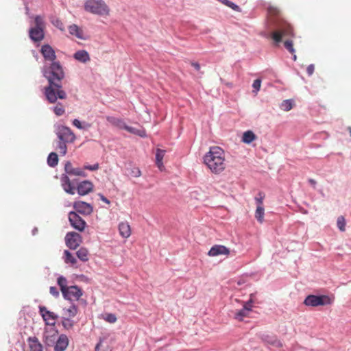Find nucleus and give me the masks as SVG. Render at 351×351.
<instances>
[{
	"mask_svg": "<svg viewBox=\"0 0 351 351\" xmlns=\"http://www.w3.org/2000/svg\"><path fill=\"white\" fill-rule=\"evenodd\" d=\"M285 47L292 54H293V60H296V55L294 54L295 49L293 48V43L291 40L287 39L284 42Z\"/></svg>",
	"mask_w": 351,
	"mask_h": 351,
	"instance_id": "nucleus-34",
	"label": "nucleus"
},
{
	"mask_svg": "<svg viewBox=\"0 0 351 351\" xmlns=\"http://www.w3.org/2000/svg\"><path fill=\"white\" fill-rule=\"evenodd\" d=\"M61 184L64 191L71 195L75 194V187L72 185L71 181L66 173L62 174L60 178Z\"/></svg>",
	"mask_w": 351,
	"mask_h": 351,
	"instance_id": "nucleus-18",
	"label": "nucleus"
},
{
	"mask_svg": "<svg viewBox=\"0 0 351 351\" xmlns=\"http://www.w3.org/2000/svg\"><path fill=\"white\" fill-rule=\"evenodd\" d=\"M62 325L63 326L66 328L69 329L73 327V322L69 319L68 317H64V319L62 321Z\"/></svg>",
	"mask_w": 351,
	"mask_h": 351,
	"instance_id": "nucleus-44",
	"label": "nucleus"
},
{
	"mask_svg": "<svg viewBox=\"0 0 351 351\" xmlns=\"http://www.w3.org/2000/svg\"><path fill=\"white\" fill-rule=\"evenodd\" d=\"M267 12L271 17H278L276 24V29L271 33V38L276 43L281 42L282 37H294L292 26L280 17V11L277 7L269 6Z\"/></svg>",
	"mask_w": 351,
	"mask_h": 351,
	"instance_id": "nucleus-2",
	"label": "nucleus"
},
{
	"mask_svg": "<svg viewBox=\"0 0 351 351\" xmlns=\"http://www.w3.org/2000/svg\"><path fill=\"white\" fill-rule=\"evenodd\" d=\"M84 10L93 14L108 16L110 8L104 0H86L84 3Z\"/></svg>",
	"mask_w": 351,
	"mask_h": 351,
	"instance_id": "nucleus-4",
	"label": "nucleus"
},
{
	"mask_svg": "<svg viewBox=\"0 0 351 351\" xmlns=\"http://www.w3.org/2000/svg\"><path fill=\"white\" fill-rule=\"evenodd\" d=\"M69 220L73 228L80 232L84 230L86 223L82 219L76 212L71 211L69 213Z\"/></svg>",
	"mask_w": 351,
	"mask_h": 351,
	"instance_id": "nucleus-9",
	"label": "nucleus"
},
{
	"mask_svg": "<svg viewBox=\"0 0 351 351\" xmlns=\"http://www.w3.org/2000/svg\"><path fill=\"white\" fill-rule=\"evenodd\" d=\"M165 150H162V149H156V164L157 167H158V169L160 171H162L164 169V165H163L162 160H163V158L165 156Z\"/></svg>",
	"mask_w": 351,
	"mask_h": 351,
	"instance_id": "nucleus-24",
	"label": "nucleus"
},
{
	"mask_svg": "<svg viewBox=\"0 0 351 351\" xmlns=\"http://www.w3.org/2000/svg\"><path fill=\"white\" fill-rule=\"evenodd\" d=\"M280 108L284 111H289L293 108V103L291 100L287 99L282 102Z\"/></svg>",
	"mask_w": 351,
	"mask_h": 351,
	"instance_id": "nucleus-39",
	"label": "nucleus"
},
{
	"mask_svg": "<svg viewBox=\"0 0 351 351\" xmlns=\"http://www.w3.org/2000/svg\"><path fill=\"white\" fill-rule=\"evenodd\" d=\"M102 319H104L106 322L113 324L115 323L117 320L116 315L113 313H106L101 315Z\"/></svg>",
	"mask_w": 351,
	"mask_h": 351,
	"instance_id": "nucleus-36",
	"label": "nucleus"
},
{
	"mask_svg": "<svg viewBox=\"0 0 351 351\" xmlns=\"http://www.w3.org/2000/svg\"><path fill=\"white\" fill-rule=\"evenodd\" d=\"M77 258L83 261L86 262L88 260V251L85 247H81L76 252Z\"/></svg>",
	"mask_w": 351,
	"mask_h": 351,
	"instance_id": "nucleus-30",
	"label": "nucleus"
},
{
	"mask_svg": "<svg viewBox=\"0 0 351 351\" xmlns=\"http://www.w3.org/2000/svg\"><path fill=\"white\" fill-rule=\"evenodd\" d=\"M30 351H43V346L36 337H29L27 339Z\"/></svg>",
	"mask_w": 351,
	"mask_h": 351,
	"instance_id": "nucleus-21",
	"label": "nucleus"
},
{
	"mask_svg": "<svg viewBox=\"0 0 351 351\" xmlns=\"http://www.w3.org/2000/svg\"><path fill=\"white\" fill-rule=\"evenodd\" d=\"M39 313L47 325L54 326L58 319V315L53 312L48 311L45 306H39Z\"/></svg>",
	"mask_w": 351,
	"mask_h": 351,
	"instance_id": "nucleus-12",
	"label": "nucleus"
},
{
	"mask_svg": "<svg viewBox=\"0 0 351 351\" xmlns=\"http://www.w3.org/2000/svg\"><path fill=\"white\" fill-rule=\"evenodd\" d=\"M265 199V194L263 192H259L256 197H255V201L257 204V206H263V200Z\"/></svg>",
	"mask_w": 351,
	"mask_h": 351,
	"instance_id": "nucleus-42",
	"label": "nucleus"
},
{
	"mask_svg": "<svg viewBox=\"0 0 351 351\" xmlns=\"http://www.w3.org/2000/svg\"><path fill=\"white\" fill-rule=\"evenodd\" d=\"M204 162L213 173H221L226 169L224 151L218 146L211 147L204 156Z\"/></svg>",
	"mask_w": 351,
	"mask_h": 351,
	"instance_id": "nucleus-3",
	"label": "nucleus"
},
{
	"mask_svg": "<svg viewBox=\"0 0 351 351\" xmlns=\"http://www.w3.org/2000/svg\"><path fill=\"white\" fill-rule=\"evenodd\" d=\"M141 176V171L138 169H137V173H136L135 176L136 177H139Z\"/></svg>",
	"mask_w": 351,
	"mask_h": 351,
	"instance_id": "nucleus-52",
	"label": "nucleus"
},
{
	"mask_svg": "<svg viewBox=\"0 0 351 351\" xmlns=\"http://www.w3.org/2000/svg\"><path fill=\"white\" fill-rule=\"evenodd\" d=\"M58 331L53 329L45 330L43 341L47 346H53L58 338Z\"/></svg>",
	"mask_w": 351,
	"mask_h": 351,
	"instance_id": "nucleus-15",
	"label": "nucleus"
},
{
	"mask_svg": "<svg viewBox=\"0 0 351 351\" xmlns=\"http://www.w3.org/2000/svg\"><path fill=\"white\" fill-rule=\"evenodd\" d=\"M56 134L59 140L62 141L73 143L75 140V135L72 132V130L66 126H58Z\"/></svg>",
	"mask_w": 351,
	"mask_h": 351,
	"instance_id": "nucleus-8",
	"label": "nucleus"
},
{
	"mask_svg": "<svg viewBox=\"0 0 351 351\" xmlns=\"http://www.w3.org/2000/svg\"><path fill=\"white\" fill-rule=\"evenodd\" d=\"M54 26H56L57 28H58L60 30H64V25L62 22L58 19H56L51 21Z\"/></svg>",
	"mask_w": 351,
	"mask_h": 351,
	"instance_id": "nucleus-45",
	"label": "nucleus"
},
{
	"mask_svg": "<svg viewBox=\"0 0 351 351\" xmlns=\"http://www.w3.org/2000/svg\"><path fill=\"white\" fill-rule=\"evenodd\" d=\"M76 189L80 195H85L93 191V184L90 181L84 180L77 184Z\"/></svg>",
	"mask_w": 351,
	"mask_h": 351,
	"instance_id": "nucleus-16",
	"label": "nucleus"
},
{
	"mask_svg": "<svg viewBox=\"0 0 351 351\" xmlns=\"http://www.w3.org/2000/svg\"><path fill=\"white\" fill-rule=\"evenodd\" d=\"M58 285L60 287L62 293H63V291H65L66 289L69 288V287L67 286V280L66 278L63 276H60L58 278Z\"/></svg>",
	"mask_w": 351,
	"mask_h": 351,
	"instance_id": "nucleus-35",
	"label": "nucleus"
},
{
	"mask_svg": "<svg viewBox=\"0 0 351 351\" xmlns=\"http://www.w3.org/2000/svg\"><path fill=\"white\" fill-rule=\"evenodd\" d=\"M119 231L120 235L125 239L129 238L132 233L130 226L126 221L121 222L119 224Z\"/></svg>",
	"mask_w": 351,
	"mask_h": 351,
	"instance_id": "nucleus-22",
	"label": "nucleus"
},
{
	"mask_svg": "<svg viewBox=\"0 0 351 351\" xmlns=\"http://www.w3.org/2000/svg\"><path fill=\"white\" fill-rule=\"evenodd\" d=\"M49 291L50 293L55 297H58L59 295V291L55 287H51L49 289Z\"/></svg>",
	"mask_w": 351,
	"mask_h": 351,
	"instance_id": "nucleus-47",
	"label": "nucleus"
},
{
	"mask_svg": "<svg viewBox=\"0 0 351 351\" xmlns=\"http://www.w3.org/2000/svg\"><path fill=\"white\" fill-rule=\"evenodd\" d=\"M82 294V290L77 286H70L65 291H63L62 293L65 299L71 301H77Z\"/></svg>",
	"mask_w": 351,
	"mask_h": 351,
	"instance_id": "nucleus-11",
	"label": "nucleus"
},
{
	"mask_svg": "<svg viewBox=\"0 0 351 351\" xmlns=\"http://www.w3.org/2000/svg\"><path fill=\"white\" fill-rule=\"evenodd\" d=\"M34 26L29 30L30 38L34 42H40L44 39L45 23L44 16L36 15L34 16Z\"/></svg>",
	"mask_w": 351,
	"mask_h": 351,
	"instance_id": "nucleus-5",
	"label": "nucleus"
},
{
	"mask_svg": "<svg viewBox=\"0 0 351 351\" xmlns=\"http://www.w3.org/2000/svg\"><path fill=\"white\" fill-rule=\"evenodd\" d=\"M64 262L66 263H70L72 265H73L77 263L76 258L68 250H64Z\"/></svg>",
	"mask_w": 351,
	"mask_h": 351,
	"instance_id": "nucleus-33",
	"label": "nucleus"
},
{
	"mask_svg": "<svg viewBox=\"0 0 351 351\" xmlns=\"http://www.w3.org/2000/svg\"><path fill=\"white\" fill-rule=\"evenodd\" d=\"M65 317L71 318L76 315L77 313V307L75 305H71L69 308L63 309Z\"/></svg>",
	"mask_w": 351,
	"mask_h": 351,
	"instance_id": "nucleus-27",
	"label": "nucleus"
},
{
	"mask_svg": "<svg viewBox=\"0 0 351 351\" xmlns=\"http://www.w3.org/2000/svg\"><path fill=\"white\" fill-rule=\"evenodd\" d=\"M98 195L99 196L100 199H101L102 202H105V203H106V204H110V200H109V199H107L104 195H102V194H101V193H99Z\"/></svg>",
	"mask_w": 351,
	"mask_h": 351,
	"instance_id": "nucleus-49",
	"label": "nucleus"
},
{
	"mask_svg": "<svg viewBox=\"0 0 351 351\" xmlns=\"http://www.w3.org/2000/svg\"><path fill=\"white\" fill-rule=\"evenodd\" d=\"M73 125L78 129H86L90 128V126L89 123H86L83 125L80 121L77 119H75L73 121Z\"/></svg>",
	"mask_w": 351,
	"mask_h": 351,
	"instance_id": "nucleus-41",
	"label": "nucleus"
},
{
	"mask_svg": "<svg viewBox=\"0 0 351 351\" xmlns=\"http://www.w3.org/2000/svg\"><path fill=\"white\" fill-rule=\"evenodd\" d=\"M74 58L83 63L87 62L90 60L88 53L85 50H80L74 53Z\"/></svg>",
	"mask_w": 351,
	"mask_h": 351,
	"instance_id": "nucleus-25",
	"label": "nucleus"
},
{
	"mask_svg": "<svg viewBox=\"0 0 351 351\" xmlns=\"http://www.w3.org/2000/svg\"><path fill=\"white\" fill-rule=\"evenodd\" d=\"M308 182H309V183H310V184H311L314 188H315V185H316V183H317V182H316V181H315V180H313V179H311H311H309V180H308Z\"/></svg>",
	"mask_w": 351,
	"mask_h": 351,
	"instance_id": "nucleus-51",
	"label": "nucleus"
},
{
	"mask_svg": "<svg viewBox=\"0 0 351 351\" xmlns=\"http://www.w3.org/2000/svg\"><path fill=\"white\" fill-rule=\"evenodd\" d=\"M332 303V300L329 296L326 295H309L305 298L304 301V304L306 306H310L313 307L328 305Z\"/></svg>",
	"mask_w": 351,
	"mask_h": 351,
	"instance_id": "nucleus-7",
	"label": "nucleus"
},
{
	"mask_svg": "<svg viewBox=\"0 0 351 351\" xmlns=\"http://www.w3.org/2000/svg\"><path fill=\"white\" fill-rule=\"evenodd\" d=\"M69 32L71 35L75 36L77 38L83 39V31L77 25L73 24L69 27Z\"/></svg>",
	"mask_w": 351,
	"mask_h": 351,
	"instance_id": "nucleus-26",
	"label": "nucleus"
},
{
	"mask_svg": "<svg viewBox=\"0 0 351 351\" xmlns=\"http://www.w3.org/2000/svg\"><path fill=\"white\" fill-rule=\"evenodd\" d=\"M69 345V339L65 335H60L56 340L54 346V351H64Z\"/></svg>",
	"mask_w": 351,
	"mask_h": 351,
	"instance_id": "nucleus-20",
	"label": "nucleus"
},
{
	"mask_svg": "<svg viewBox=\"0 0 351 351\" xmlns=\"http://www.w3.org/2000/svg\"><path fill=\"white\" fill-rule=\"evenodd\" d=\"M337 226H338L339 229L341 232H344L345 231V230H346V220H345L344 217L339 216L337 218Z\"/></svg>",
	"mask_w": 351,
	"mask_h": 351,
	"instance_id": "nucleus-40",
	"label": "nucleus"
},
{
	"mask_svg": "<svg viewBox=\"0 0 351 351\" xmlns=\"http://www.w3.org/2000/svg\"><path fill=\"white\" fill-rule=\"evenodd\" d=\"M314 70H315V66L313 64H310L306 68V72L308 75H311L313 73Z\"/></svg>",
	"mask_w": 351,
	"mask_h": 351,
	"instance_id": "nucleus-48",
	"label": "nucleus"
},
{
	"mask_svg": "<svg viewBox=\"0 0 351 351\" xmlns=\"http://www.w3.org/2000/svg\"><path fill=\"white\" fill-rule=\"evenodd\" d=\"M191 66H193L197 71L200 70V65L198 62H191Z\"/></svg>",
	"mask_w": 351,
	"mask_h": 351,
	"instance_id": "nucleus-50",
	"label": "nucleus"
},
{
	"mask_svg": "<svg viewBox=\"0 0 351 351\" xmlns=\"http://www.w3.org/2000/svg\"><path fill=\"white\" fill-rule=\"evenodd\" d=\"M261 86V80L260 79H256L254 81L252 87L254 88V92L256 94L258 91H259Z\"/></svg>",
	"mask_w": 351,
	"mask_h": 351,
	"instance_id": "nucleus-43",
	"label": "nucleus"
},
{
	"mask_svg": "<svg viewBox=\"0 0 351 351\" xmlns=\"http://www.w3.org/2000/svg\"><path fill=\"white\" fill-rule=\"evenodd\" d=\"M348 130H349V131H350V136H351V128H350V127H349V128H348Z\"/></svg>",
	"mask_w": 351,
	"mask_h": 351,
	"instance_id": "nucleus-54",
	"label": "nucleus"
},
{
	"mask_svg": "<svg viewBox=\"0 0 351 351\" xmlns=\"http://www.w3.org/2000/svg\"><path fill=\"white\" fill-rule=\"evenodd\" d=\"M95 351H111V348L106 340L101 339L95 346Z\"/></svg>",
	"mask_w": 351,
	"mask_h": 351,
	"instance_id": "nucleus-28",
	"label": "nucleus"
},
{
	"mask_svg": "<svg viewBox=\"0 0 351 351\" xmlns=\"http://www.w3.org/2000/svg\"><path fill=\"white\" fill-rule=\"evenodd\" d=\"M43 73L49 82V85L44 88L47 100L50 104H55L58 99H66V93L58 83L64 77V73L60 63L56 61L51 62L49 66H45L43 68Z\"/></svg>",
	"mask_w": 351,
	"mask_h": 351,
	"instance_id": "nucleus-1",
	"label": "nucleus"
},
{
	"mask_svg": "<svg viewBox=\"0 0 351 351\" xmlns=\"http://www.w3.org/2000/svg\"><path fill=\"white\" fill-rule=\"evenodd\" d=\"M53 112L57 116H62L64 114L65 110L64 106L62 104L58 103L54 108H53Z\"/></svg>",
	"mask_w": 351,
	"mask_h": 351,
	"instance_id": "nucleus-38",
	"label": "nucleus"
},
{
	"mask_svg": "<svg viewBox=\"0 0 351 351\" xmlns=\"http://www.w3.org/2000/svg\"><path fill=\"white\" fill-rule=\"evenodd\" d=\"M256 138V135L252 131H246L243 133L242 141L245 143L250 144Z\"/></svg>",
	"mask_w": 351,
	"mask_h": 351,
	"instance_id": "nucleus-29",
	"label": "nucleus"
},
{
	"mask_svg": "<svg viewBox=\"0 0 351 351\" xmlns=\"http://www.w3.org/2000/svg\"><path fill=\"white\" fill-rule=\"evenodd\" d=\"M106 120L112 125H113L119 129L125 130L128 132L138 135L141 137L146 136V132L144 130H138L135 128L128 126L126 125L124 120L122 119L117 118L115 117L108 116V117H106Z\"/></svg>",
	"mask_w": 351,
	"mask_h": 351,
	"instance_id": "nucleus-6",
	"label": "nucleus"
},
{
	"mask_svg": "<svg viewBox=\"0 0 351 351\" xmlns=\"http://www.w3.org/2000/svg\"><path fill=\"white\" fill-rule=\"evenodd\" d=\"M47 163L51 167H54L58 165V157L56 153L51 152L49 154L47 158Z\"/></svg>",
	"mask_w": 351,
	"mask_h": 351,
	"instance_id": "nucleus-31",
	"label": "nucleus"
},
{
	"mask_svg": "<svg viewBox=\"0 0 351 351\" xmlns=\"http://www.w3.org/2000/svg\"><path fill=\"white\" fill-rule=\"evenodd\" d=\"M252 300H250L247 302H246L245 304H247V306H252Z\"/></svg>",
	"mask_w": 351,
	"mask_h": 351,
	"instance_id": "nucleus-53",
	"label": "nucleus"
},
{
	"mask_svg": "<svg viewBox=\"0 0 351 351\" xmlns=\"http://www.w3.org/2000/svg\"><path fill=\"white\" fill-rule=\"evenodd\" d=\"M73 208L76 212L82 214L84 215H89L93 211V206L85 202L78 201L73 204Z\"/></svg>",
	"mask_w": 351,
	"mask_h": 351,
	"instance_id": "nucleus-13",
	"label": "nucleus"
},
{
	"mask_svg": "<svg viewBox=\"0 0 351 351\" xmlns=\"http://www.w3.org/2000/svg\"><path fill=\"white\" fill-rule=\"evenodd\" d=\"M66 245L71 250L76 249L82 242L80 234L75 232H68L65 237Z\"/></svg>",
	"mask_w": 351,
	"mask_h": 351,
	"instance_id": "nucleus-10",
	"label": "nucleus"
},
{
	"mask_svg": "<svg viewBox=\"0 0 351 351\" xmlns=\"http://www.w3.org/2000/svg\"><path fill=\"white\" fill-rule=\"evenodd\" d=\"M40 53L45 61L55 62L56 55L54 49L48 44L43 45L40 49Z\"/></svg>",
	"mask_w": 351,
	"mask_h": 351,
	"instance_id": "nucleus-14",
	"label": "nucleus"
},
{
	"mask_svg": "<svg viewBox=\"0 0 351 351\" xmlns=\"http://www.w3.org/2000/svg\"><path fill=\"white\" fill-rule=\"evenodd\" d=\"M66 143L60 140L57 146L59 153L62 156H64L67 152Z\"/></svg>",
	"mask_w": 351,
	"mask_h": 351,
	"instance_id": "nucleus-37",
	"label": "nucleus"
},
{
	"mask_svg": "<svg viewBox=\"0 0 351 351\" xmlns=\"http://www.w3.org/2000/svg\"><path fill=\"white\" fill-rule=\"evenodd\" d=\"M251 311V306H247V304L243 305V308L238 311L235 315L234 318L241 322L243 321V318L247 317L250 312Z\"/></svg>",
	"mask_w": 351,
	"mask_h": 351,
	"instance_id": "nucleus-23",
	"label": "nucleus"
},
{
	"mask_svg": "<svg viewBox=\"0 0 351 351\" xmlns=\"http://www.w3.org/2000/svg\"><path fill=\"white\" fill-rule=\"evenodd\" d=\"M99 164L98 163H96L93 165H85L84 167V169H87V170H90V171H96L99 169Z\"/></svg>",
	"mask_w": 351,
	"mask_h": 351,
	"instance_id": "nucleus-46",
	"label": "nucleus"
},
{
	"mask_svg": "<svg viewBox=\"0 0 351 351\" xmlns=\"http://www.w3.org/2000/svg\"><path fill=\"white\" fill-rule=\"evenodd\" d=\"M265 209L263 206H257L255 211V218L257 221L262 223L264 221Z\"/></svg>",
	"mask_w": 351,
	"mask_h": 351,
	"instance_id": "nucleus-32",
	"label": "nucleus"
},
{
	"mask_svg": "<svg viewBox=\"0 0 351 351\" xmlns=\"http://www.w3.org/2000/svg\"><path fill=\"white\" fill-rule=\"evenodd\" d=\"M65 173L69 176L86 177L85 171L80 168H75L70 162H66L64 165Z\"/></svg>",
	"mask_w": 351,
	"mask_h": 351,
	"instance_id": "nucleus-19",
	"label": "nucleus"
},
{
	"mask_svg": "<svg viewBox=\"0 0 351 351\" xmlns=\"http://www.w3.org/2000/svg\"><path fill=\"white\" fill-rule=\"evenodd\" d=\"M230 253V250L222 245H215L208 252L209 256H217L219 255H229Z\"/></svg>",
	"mask_w": 351,
	"mask_h": 351,
	"instance_id": "nucleus-17",
	"label": "nucleus"
}]
</instances>
